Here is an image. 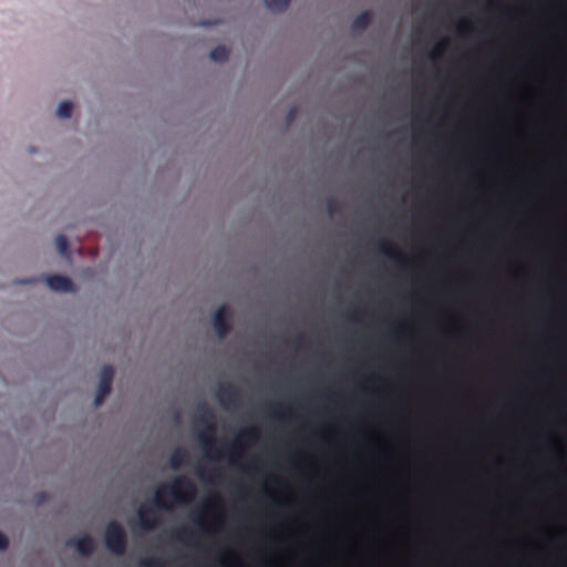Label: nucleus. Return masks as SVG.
Here are the masks:
<instances>
[{
    "mask_svg": "<svg viewBox=\"0 0 567 567\" xmlns=\"http://www.w3.org/2000/svg\"><path fill=\"white\" fill-rule=\"evenodd\" d=\"M195 495V484L186 476H178L169 483L157 486L153 504L158 508L171 509L172 506L166 501V497H169L173 502L187 503L190 502Z\"/></svg>",
    "mask_w": 567,
    "mask_h": 567,
    "instance_id": "1",
    "label": "nucleus"
},
{
    "mask_svg": "<svg viewBox=\"0 0 567 567\" xmlns=\"http://www.w3.org/2000/svg\"><path fill=\"white\" fill-rule=\"evenodd\" d=\"M195 426L198 429L197 437L208 454L219 455L216 447L214 434L216 432L215 414L210 406L203 402L197 406V414L194 417Z\"/></svg>",
    "mask_w": 567,
    "mask_h": 567,
    "instance_id": "2",
    "label": "nucleus"
},
{
    "mask_svg": "<svg viewBox=\"0 0 567 567\" xmlns=\"http://www.w3.org/2000/svg\"><path fill=\"white\" fill-rule=\"evenodd\" d=\"M104 542L110 551L123 555L126 549V534L122 525L115 520L107 524L104 533Z\"/></svg>",
    "mask_w": 567,
    "mask_h": 567,
    "instance_id": "3",
    "label": "nucleus"
},
{
    "mask_svg": "<svg viewBox=\"0 0 567 567\" xmlns=\"http://www.w3.org/2000/svg\"><path fill=\"white\" fill-rule=\"evenodd\" d=\"M114 377V369L111 365H104L100 372V382L97 386V392L94 400V405L100 406L105 398L111 392L112 381Z\"/></svg>",
    "mask_w": 567,
    "mask_h": 567,
    "instance_id": "4",
    "label": "nucleus"
},
{
    "mask_svg": "<svg viewBox=\"0 0 567 567\" xmlns=\"http://www.w3.org/2000/svg\"><path fill=\"white\" fill-rule=\"evenodd\" d=\"M230 309L228 306H220L213 317V326L219 338H224L230 331Z\"/></svg>",
    "mask_w": 567,
    "mask_h": 567,
    "instance_id": "5",
    "label": "nucleus"
},
{
    "mask_svg": "<svg viewBox=\"0 0 567 567\" xmlns=\"http://www.w3.org/2000/svg\"><path fill=\"white\" fill-rule=\"evenodd\" d=\"M216 398L224 408H230L239 401V391L235 385L225 383L218 386Z\"/></svg>",
    "mask_w": 567,
    "mask_h": 567,
    "instance_id": "6",
    "label": "nucleus"
},
{
    "mask_svg": "<svg viewBox=\"0 0 567 567\" xmlns=\"http://www.w3.org/2000/svg\"><path fill=\"white\" fill-rule=\"evenodd\" d=\"M66 546L74 547L84 557L92 555L95 548L93 538L87 534L68 539Z\"/></svg>",
    "mask_w": 567,
    "mask_h": 567,
    "instance_id": "7",
    "label": "nucleus"
},
{
    "mask_svg": "<svg viewBox=\"0 0 567 567\" xmlns=\"http://www.w3.org/2000/svg\"><path fill=\"white\" fill-rule=\"evenodd\" d=\"M48 287L53 291L70 292L74 291V284L65 276L52 275L47 278Z\"/></svg>",
    "mask_w": 567,
    "mask_h": 567,
    "instance_id": "8",
    "label": "nucleus"
},
{
    "mask_svg": "<svg viewBox=\"0 0 567 567\" xmlns=\"http://www.w3.org/2000/svg\"><path fill=\"white\" fill-rule=\"evenodd\" d=\"M378 250L382 255L389 257L390 259L396 261L400 265H405V258L401 255V252L394 247V245L389 240H381L378 243Z\"/></svg>",
    "mask_w": 567,
    "mask_h": 567,
    "instance_id": "9",
    "label": "nucleus"
},
{
    "mask_svg": "<svg viewBox=\"0 0 567 567\" xmlns=\"http://www.w3.org/2000/svg\"><path fill=\"white\" fill-rule=\"evenodd\" d=\"M137 516H138L140 524L144 529L151 530L156 527L157 519L153 515V509L150 506L142 505L137 509Z\"/></svg>",
    "mask_w": 567,
    "mask_h": 567,
    "instance_id": "10",
    "label": "nucleus"
},
{
    "mask_svg": "<svg viewBox=\"0 0 567 567\" xmlns=\"http://www.w3.org/2000/svg\"><path fill=\"white\" fill-rule=\"evenodd\" d=\"M258 436H259V431L255 426H250V427H246V429L241 430L240 433H239V439L237 441H235L229 446V452H231V454H234L237 451H243L244 450L243 445L240 443L241 439H245V440H248V441H255V440L258 439Z\"/></svg>",
    "mask_w": 567,
    "mask_h": 567,
    "instance_id": "11",
    "label": "nucleus"
},
{
    "mask_svg": "<svg viewBox=\"0 0 567 567\" xmlns=\"http://www.w3.org/2000/svg\"><path fill=\"white\" fill-rule=\"evenodd\" d=\"M371 19V13L369 11H364L354 18L351 29L355 32L363 31L369 27Z\"/></svg>",
    "mask_w": 567,
    "mask_h": 567,
    "instance_id": "12",
    "label": "nucleus"
},
{
    "mask_svg": "<svg viewBox=\"0 0 567 567\" xmlns=\"http://www.w3.org/2000/svg\"><path fill=\"white\" fill-rule=\"evenodd\" d=\"M187 460V452L183 449H176L169 457V466L174 470H177L184 464H186Z\"/></svg>",
    "mask_w": 567,
    "mask_h": 567,
    "instance_id": "13",
    "label": "nucleus"
},
{
    "mask_svg": "<svg viewBox=\"0 0 567 567\" xmlns=\"http://www.w3.org/2000/svg\"><path fill=\"white\" fill-rule=\"evenodd\" d=\"M229 50L225 45H218L210 51V59L215 62H224L228 59Z\"/></svg>",
    "mask_w": 567,
    "mask_h": 567,
    "instance_id": "14",
    "label": "nucleus"
},
{
    "mask_svg": "<svg viewBox=\"0 0 567 567\" xmlns=\"http://www.w3.org/2000/svg\"><path fill=\"white\" fill-rule=\"evenodd\" d=\"M56 249L63 257H70L69 240L64 235H58L55 238Z\"/></svg>",
    "mask_w": 567,
    "mask_h": 567,
    "instance_id": "15",
    "label": "nucleus"
},
{
    "mask_svg": "<svg viewBox=\"0 0 567 567\" xmlns=\"http://www.w3.org/2000/svg\"><path fill=\"white\" fill-rule=\"evenodd\" d=\"M264 1L268 9H270L271 11H278V12L285 11L290 3V0H264Z\"/></svg>",
    "mask_w": 567,
    "mask_h": 567,
    "instance_id": "16",
    "label": "nucleus"
},
{
    "mask_svg": "<svg viewBox=\"0 0 567 567\" xmlns=\"http://www.w3.org/2000/svg\"><path fill=\"white\" fill-rule=\"evenodd\" d=\"M73 104L70 101H63L59 104L56 115L60 118H69L72 114Z\"/></svg>",
    "mask_w": 567,
    "mask_h": 567,
    "instance_id": "17",
    "label": "nucleus"
},
{
    "mask_svg": "<svg viewBox=\"0 0 567 567\" xmlns=\"http://www.w3.org/2000/svg\"><path fill=\"white\" fill-rule=\"evenodd\" d=\"M326 207H327L328 214L331 216L337 215V214L341 213V210H342L341 203L338 199L332 198V197L327 199Z\"/></svg>",
    "mask_w": 567,
    "mask_h": 567,
    "instance_id": "18",
    "label": "nucleus"
},
{
    "mask_svg": "<svg viewBox=\"0 0 567 567\" xmlns=\"http://www.w3.org/2000/svg\"><path fill=\"white\" fill-rule=\"evenodd\" d=\"M173 537L178 542H186L193 537V533L185 527H181L173 533Z\"/></svg>",
    "mask_w": 567,
    "mask_h": 567,
    "instance_id": "19",
    "label": "nucleus"
},
{
    "mask_svg": "<svg viewBox=\"0 0 567 567\" xmlns=\"http://www.w3.org/2000/svg\"><path fill=\"white\" fill-rule=\"evenodd\" d=\"M143 567H164L163 561L155 557H147L140 561Z\"/></svg>",
    "mask_w": 567,
    "mask_h": 567,
    "instance_id": "20",
    "label": "nucleus"
},
{
    "mask_svg": "<svg viewBox=\"0 0 567 567\" xmlns=\"http://www.w3.org/2000/svg\"><path fill=\"white\" fill-rule=\"evenodd\" d=\"M449 44V41L446 39H443L435 48V50L432 52V59H436L439 56H441V54L443 53V51L446 49Z\"/></svg>",
    "mask_w": 567,
    "mask_h": 567,
    "instance_id": "21",
    "label": "nucleus"
},
{
    "mask_svg": "<svg viewBox=\"0 0 567 567\" xmlns=\"http://www.w3.org/2000/svg\"><path fill=\"white\" fill-rule=\"evenodd\" d=\"M297 113H298V109L296 106H292L289 109V111L286 115L287 125H290L295 121Z\"/></svg>",
    "mask_w": 567,
    "mask_h": 567,
    "instance_id": "22",
    "label": "nucleus"
},
{
    "mask_svg": "<svg viewBox=\"0 0 567 567\" xmlns=\"http://www.w3.org/2000/svg\"><path fill=\"white\" fill-rule=\"evenodd\" d=\"M288 411H289V409L286 406H276L272 409V414L276 417H281V416H284L282 412H288Z\"/></svg>",
    "mask_w": 567,
    "mask_h": 567,
    "instance_id": "23",
    "label": "nucleus"
},
{
    "mask_svg": "<svg viewBox=\"0 0 567 567\" xmlns=\"http://www.w3.org/2000/svg\"><path fill=\"white\" fill-rule=\"evenodd\" d=\"M8 547V538L7 536L0 532V550H4Z\"/></svg>",
    "mask_w": 567,
    "mask_h": 567,
    "instance_id": "24",
    "label": "nucleus"
},
{
    "mask_svg": "<svg viewBox=\"0 0 567 567\" xmlns=\"http://www.w3.org/2000/svg\"><path fill=\"white\" fill-rule=\"evenodd\" d=\"M47 499H48V494H47V493L41 492V493H38V494H37V501H38V503H42V502H44V501H47Z\"/></svg>",
    "mask_w": 567,
    "mask_h": 567,
    "instance_id": "25",
    "label": "nucleus"
},
{
    "mask_svg": "<svg viewBox=\"0 0 567 567\" xmlns=\"http://www.w3.org/2000/svg\"><path fill=\"white\" fill-rule=\"evenodd\" d=\"M196 472H197V475H198L200 478H208V476L206 475V472H205V470H204V468L198 467Z\"/></svg>",
    "mask_w": 567,
    "mask_h": 567,
    "instance_id": "26",
    "label": "nucleus"
},
{
    "mask_svg": "<svg viewBox=\"0 0 567 567\" xmlns=\"http://www.w3.org/2000/svg\"><path fill=\"white\" fill-rule=\"evenodd\" d=\"M210 501L215 504H220V496L218 494H214Z\"/></svg>",
    "mask_w": 567,
    "mask_h": 567,
    "instance_id": "27",
    "label": "nucleus"
},
{
    "mask_svg": "<svg viewBox=\"0 0 567 567\" xmlns=\"http://www.w3.org/2000/svg\"><path fill=\"white\" fill-rule=\"evenodd\" d=\"M34 281H35V280H33V279H29V280H21V281H19V284H32V282H34Z\"/></svg>",
    "mask_w": 567,
    "mask_h": 567,
    "instance_id": "28",
    "label": "nucleus"
},
{
    "mask_svg": "<svg viewBox=\"0 0 567 567\" xmlns=\"http://www.w3.org/2000/svg\"><path fill=\"white\" fill-rule=\"evenodd\" d=\"M196 523L202 527L203 523L199 519H196Z\"/></svg>",
    "mask_w": 567,
    "mask_h": 567,
    "instance_id": "29",
    "label": "nucleus"
},
{
    "mask_svg": "<svg viewBox=\"0 0 567 567\" xmlns=\"http://www.w3.org/2000/svg\"><path fill=\"white\" fill-rule=\"evenodd\" d=\"M462 24H463V25H468V24H470V22H468V21H464Z\"/></svg>",
    "mask_w": 567,
    "mask_h": 567,
    "instance_id": "30",
    "label": "nucleus"
}]
</instances>
